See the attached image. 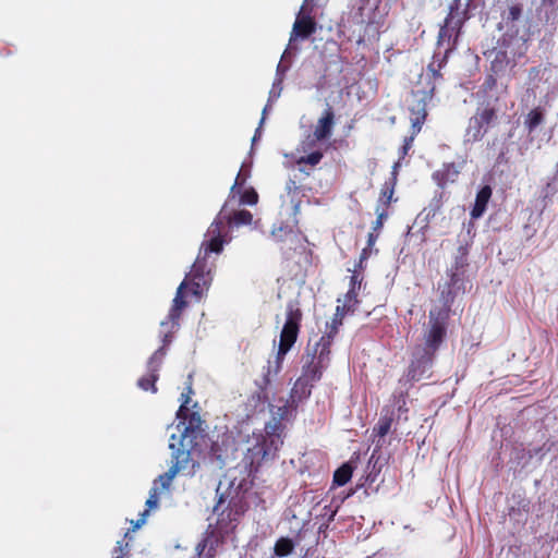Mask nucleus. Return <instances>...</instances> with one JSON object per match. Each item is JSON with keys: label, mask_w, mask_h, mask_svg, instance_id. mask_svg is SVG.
<instances>
[{"label": "nucleus", "mask_w": 558, "mask_h": 558, "mask_svg": "<svg viewBox=\"0 0 558 558\" xmlns=\"http://www.w3.org/2000/svg\"><path fill=\"white\" fill-rule=\"evenodd\" d=\"M312 388L308 384L296 379L287 399L299 409L311 397Z\"/></svg>", "instance_id": "obj_23"}, {"label": "nucleus", "mask_w": 558, "mask_h": 558, "mask_svg": "<svg viewBox=\"0 0 558 558\" xmlns=\"http://www.w3.org/2000/svg\"><path fill=\"white\" fill-rule=\"evenodd\" d=\"M335 124V114L331 108H327L323 116L318 119L315 129L312 134L316 136V138H320L322 141L327 140L332 134V129Z\"/></svg>", "instance_id": "obj_18"}, {"label": "nucleus", "mask_w": 558, "mask_h": 558, "mask_svg": "<svg viewBox=\"0 0 558 558\" xmlns=\"http://www.w3.org/2000/svg\"><path fill=\"white\" fill-rule=\"evenodd\" d=\"M205 459L215 470H221L226 464L222 447L217 442L211 444L210 450Z\"/></svg>", "instance_id": "obj_28"}, {"label": "nucleus", "mask_w": 558, "mask_h": 558, "mask_svg": "<svg viewBox=\"0 0 558 558\" xmlns=\"http://www.w3.org/2000/svg\"><path fill=\"white\" fill-rule=\"evenodd\" d=\"M294 544L290 538L281 537L278 539L274 547V553L277 557H286L292 553Z\"/></svg>", "instance_id": "obj_35"}, {"label": "nucleus", "mask_w": 558, "mask_h": 558, "mask_svg": "<svg viewBox=\"0 0 558 558\" xmlns=\"http://www.w3.org/2000/svg\"><path fill=\"white\" fill-rule=\"evenodd\" d=\"M376 238H377V236H376V235H374L373 233H369V234H368V245H369V246H371V245H373V244L375 243Z\"/></svg>", "instance_id": "obj_46"}, {"label": "nucleus", "mask_w": 558, "mask_h": 558, "mask_svg": "<svg viewBox=\"0 0 558 558\" xmlns=\"http://www.w3.org/2000/svg\"><path fill=\"white\" fill-rule=\"evenodd\" d=\"M545 120V112L542 108L537 107L532 109L524 119V126L529 133L534 132Z\"/></svg>", "instance_id": "obj_29"}, {"label": "nucleus", "mask_w": 558, "mask_h": 558, "mask_svg": "<svg viewBox=\"0 0 558 558\" xmlns=\"http://www.w3.org/2000/svg\"><path fill=\"white\" fill-rule=\"evenodd\" d=\"M292 184H294V181H291V184H289L288 190H291Z\"/></svg>", "instance_id": "obj_56"}, {"label": "nucleus", "mask_w": 558, "mask_h": 558, "mask_svg": "<svg viewBox=\"0 0 558 558\" xmlns=\"http://www.w3.org/2000/svg\"><path fill=\"white\" fill-rule=\"evenodd\" d=\"M522 15V9L519 5H512L509 8L507 15L504 21L507 25L517 22Z\"/></svg>", "instance_id": "obj_40"}, {"label": "nucleus", "mask_w": 558, "mask_h": 558, "mask_svg": "<svg viewBox=\"0 0 558 558\" xmlns=\"http://www.w3.org/2000/svg\"><path fill=\"white\" fill-rule=\"evenodd\" d=\"M474 228V225L472 222L468 226V233H471V230Z\"/></svg>", "instance_id": "obj_52"}, {"label": "nucleus", "mask_w": 558, "mask_h": 558, "mask_svg": "<svg viewBox=\"0 0 558 558\" xmlns=\"http://www.w3.org/2000/svg\"><path fill=\"white\" fill-rule=\"evenodd\" d=\"M356 304H357V292L349 289L344 295L343 304L340 306L344 307V310H347L348 312H353Z\"/></svg>", "instance_id": "obj_38"}, {"label": "nucleus", "mask_w": 558, "mask_h": 558, "mask_svg": "<svg viewBox=\"0 0 558 558\" xmlns=\"http://www.w3.org/2000/svg\"><path fill=\"white\" fill-rule=\"evenodd\" d=\"M316 0H304L296 19L288 45H296L298 39L304 40L316 32V23L313 17V9Z\"/></svg>", "instance_id": "obj_8"}, {"label": "nucleus", "mask_w": 558, "mask_h": 558, "mask_svg": "<svg viewBox=\"0 0 558 558\" xmlns=\"http://www.w3.org/2000/svg\"><path fill=\"white\" fill-rule=\"evenodd\" d=\"M493 190L489 185H484L480 189V191L476 194L474 205L471 209V218L472 219H478L481 218L487 207V204L492 197Z\"/></svg>", "instance_id": "obj_21"}, {"label": "nucleus", "mask_w": 558, "mask_h": 558, "mask_svg": "<svg viewBox=\"0 0 558 558\" xmlns=\"http://www.w3.org/2000/svg\"><path fill=\"white\" fill-rule=\"evenodd\" d=\"M206 442L193 438L177 437L172 435L169 441L171 452V466L180 474L194 476L199 469L202 448Z\"/></svg>", "instance_id": "obj_4"}, {"label": "nucleus", "mask_w": 558, "mask_h": 558, "mask_svg": "<svg viewBox=\"0 0 558 558\" xmlns=\"http://www.w3.org/2000/svg\"><path fill=\"white\" fill-rule=\"evenodd\" d=\"M353 469L349 463L342 464L333 473L332 486H343L352 477Z\"/></svg>", "instance_id": "obj_30"}, {"label": "nucleus", "mask_w": 558, "mask_h": 558, "mask_svg": "<svg viewBox=\"0 0 558 558\" xmlns=\"http://www.w3.org/2000/svg\"><path fill=\"white\" fill-rule=\"evenodd\" d=\"M348 313L349 312L344 310V307L338 305L331 323L326 325V332L335 336L338 332L339 327L342 325V318Z\"/></svg>", "instance_id": "obj_34"}, {"label": "nucleus", "mask_w": 558, "mask_h": 558, "mask_svg": "<svg viewBox=\"0 0 558 558\" xmlns=\"http://www.w3.org/2000/svg\"><path fill=\"white\" fill-rule=\"evenodd\" d=\"M191 393L192 388L189 387L187 392L181 395L182 403L177 412V420L186 418V414L189 412L187 404L191 402Z\"/></svg>", "instance_id": "obj_37"}, {"label": "nucleus", "mask_w": 558, "mask_h": 558, "mask_svg": "<svg viewBox=\"0 0 558 558\" xmlns=\"http://www.w3.org/2000/svg\"><path fill=\"white\" fill-rule=\"evenodd\" d=\"M464 262H465V260H464V258H463V257L458 258V259L456 260V267H457V268H458V267H463Z\"/></svg>", "instance_id": "obj_48"}, {"label": "nucleus", "mask_w": 558, "mask_h": 558, "mask_svg": "<svg viewBox=\"0 0 558 558\" xmlns=\"http://www.w3.org/2000/svg\"><path fill=\"white\" fill-rule=\"evenodd\" d=\"M464 20L465 13L459 12V10L451 4L449 14L446 17L438 35V44L440 46L446 45V51L456 47Z\"/></svg>", "instance_id": "obj_10"}, {"label": "nucleus", "mask_w": 558, "mask_h": 558, "mask_svg": "<svg viewBox=\"0 0 558 558\" xmlns=\"http://www.w3.org/2000/svg\"><path fill=\"white\" fill-rule=\"evenodd\" d=\"M428 317V330L425 333V345L422 349L435 354L447 333L449 308L432 310Z\"/></svg>", "instance_id": "obj_7"}, {"label": "nucleus", "mask_w": 558, "mask_h": 558, "mask_svg": "<svg viewBox=\"0 0 558 558\" xmlns=\"http://www.w3.org/2000/svg\"><path fill=\"white\" fill-rule=\"evenodd\" d=\"M366 250H363L362 254H361V258H360V264L363 263L364 259H366Z\"/></svg>", "instance_id": "obj_49"}, {"label": "nucleus", "mask_w": 558, "mask_h": 558, "mask_svg": "<svg viewBox=\"0 0 558 558\" xmlns=\"http://www.w3.org/2000/svg\"><path fill=\"white\" fill-rule=\"evenodd\" d=\"M186 289V280H183L177 289L175 296L169 310L168 316L160 323L161 347L158 348L147 362V374L137 380V386L144 391L157 392L156 381L159 377V369L167 355L168 347L173 340V335L180 328V318L183 310L186 307L184 301V290Z\"/></svg>", "instance_id": "obj_2"}, {"label": "nucleus", "mask_w": 558, "mask_h": 558, "mask_svg": "<svg viewBox=\"0 0 558 558\" xmlns=\"http://www.w3.org/2000/svg\"><path fill=\"white\" fill-rule=\"evenodd\" d=\"M393 421V410H390L389 407H385L381 411L378 423L373 429V435L379 438H384L390 432Z\"/></svg>", "instance_id": "obj_24"}, {"label": "nucleus", "mask_w": 558, "mask_h": 558, "mask_svg": "<svg viewBox=\"0 0 558 558\" xmlns=\"http://www.w3.org/2000/svg\"><path fill=\"white\" fill-rule=\"evenodd\" d=\"M333 337V335L325 332V335H323L319 341L315 344L312 359H315L319 363L328 366L330 362V345Z\"/></svg>", "instance_id": "obj_20"}, {"label": "nucleus", "mask_w": 558, "mask_h": 558, "mask_svg": "<svg viewBox=\"0 0 558 558\" xmlns=\"http://www.w3.org/2000/svg\"><path fill=\"white\" fill-rule=\"evenodd\" d=\"M320 138H316L314 134L306 135L298 146V151L305 154L304 156H300L295 162L299 167L302 165L316 166L323 159V151L319 147ZM300 170H303L300 168Z\"/></svg>", "instance_id": "obj_14"}, {"label": "nucleus", "mask_w": 558, "mask_h": 558, "mask_svg": "<svg viewBox=\"0 0 558 558\" xmlns=\"http://www.w3.org/2000/svg\"><path fill=\"white\" fill-rule=\"evenodd\" d=\"M113 558H126V553L124 551V548L120 542L113 549Z\"/></svg>", "instance_id": "obj_44"}, {"label": "nucleus", "mask_w": 558, "mask_h": 558, "mask_svg": "<svg viewBox=\"0 0 558 558\" xmlns=\"http://www.w3.org/2000/svg\"><path fill=\"white\" fill-rule=\"evenodd\" d=\"M265 118H266V114L263 113L260 122H259V125L256 129L255 134H254V136L252 138V147L256 144L257 141H259V138L262 136V126H263V124L265 122Z\"/></svg>", "instance_id": "obj_43"}, {"label": "nucleus", "mask_w": 558, "mask_h": 558, "mask_svg": "<svg viewBox=\"0 0 558 558\" xmlns=\"http://www.w3.org/2000/svg\"><path fill=\"white\" fill-rule=\"evenodd\" d=\"M434 355L418 347L413 353L407 374L399 380L400 385L411 386L414 381L421 380L432 367Z\"/></svg>", "instance_id": "obj_12"}, {"label": "nucleus", "mask_w": 558, "mask_h": 558, "mask_svg": "<svg viewBox=\"0 0 558 558\" xmlns=\"http://www.w3.org/2000/svg\"><path fill=\"white\" fill-rule=\"evenodd\" d=\"M298 412V408L294 404H291L288 399L284 400L282 405H278L276 410L272 411L274 414V422L272 423H280L282 425V421H289L295 416ZM283 429V426H281Z\"/></svg>", "instance_id": "obj_26"}, {"label": "nucleus", "mask_w": 558, "mask_h": 558, "mask_svg": "<svg viewBox=\"0 0 558 558\" xmlns=\"http://www.w3.org/2000/svg\"><path fill=\"white\" fill-rule=\"evenodd\" d=\"M495 119V108L490 106L480 107L476 113L469 121V125L465 131L466 141L477 142L482 140Z\"/></svg>", "instance_id": "obj_11"}, {"label": "nucleus", "mask_w": 558, "mask_h": 558, "mask_svg": "<svg viewBox=\"0 0 558 558\" xmlns=\"http://www.w3.org/2000/svg\"><path fill=\"white\" fill-rule=\"evenodd\" d=\"M403 387L408 389V386ZM386 407H389L390 410H393L395 420L407 421L409 411V409L407 408V390H396L389 401V404H387Z\"/></svg>", "instance_id": "obj_17"}, {"label": "nucleus", "mask_w": 558, "mask_h": 558, "mask_svg": "<svg viewBox=\"0 0 558 558\" xmlns=\"http://www.w3.org/2000/svg\"><path fill=\"white\" fill-rule=\"evenodd\" d=\"M298 52V45L287 46L277 65L275 78H279L281 81L284 80L287 72L290 70L292 65L293 58L296 56Z\"/></svg>", "instance_id": "obj_22"}, {"label": "nucleus", "mask_w": 558, "mask_h": 558, "mask_svg": "<svg viewBox=\"0 0 558 558\" xmlns=\"http://www.w3.org/2000/svg\"><path fill=\"white\" fill-rule=\"evenodd\" d=\"M221 485H222V482H220V483H219V485H218V487H217V492H218V493H219V490H220Z\"/></svg>", "instance_id": "obj_54"}, {"label": "nucleus", "mask_w": 558, "mask_h": 558, "mask_svg": "<svg viewBox=\"0 0 558 558\" xmlns=\"http://www.w3.org/2000/svg\"><path fill=\"white\" fill-rule=\"evenodd\" d=\"M398 166H399L398 162L395 163L393 171H392V178L390 179L389 182L385 183L384 189L381 191V196L379 198V202L383 203L384 205H387L390 202L392 194L395 192Z\"/></svg>", "instance_id": "obj_32"}, {"label": "nucleus", "mask_w": 558, "mask_h": 558, "mask_svg": "<svg viewBox=\"0 0 558 558\" xmlns=\"http://www.w3.org/2000/svg\"><path fill=\"white\" fill-rule=\"evenodd\" d=\"M248 447L243 458L248 473L257 472L263 462L274 460L283 444L280 423H267L263 430L254 432L247 440Z\"/></svg>", "instance_id": "obj_3"}, {"label": "nucleus", "mask_w": 558, "mask_h": 558, "mask_svg": "<svg viewBox=\"0 0 558 558\" xmlns=\"http://www.w3.org/2000/svg\"><path fill=\"white\" fill-rule=\"evenodd\" d=\"M376 214H377V219H376V221L373 225V229L375 231L380 230L383 228L384 220L388 216L387 213L384 209L380 210L379 206L376 208Z\"/></svg>", "instance_id": "obj_41"}, {"label": "nucleus", "mask_w": 558, "mask_h": 558, "mask_svg": "<svg viewBox=\"0 0 558 558\" xmlns=\"http://www.w3.org/2000/svg\"><path fill=\"white\" fill-rule=\"evenodd\" d=\"M327 367H328L327 365L319 363L315 359L311 357L310 363H307L306 365L303 366L302 374L298 379L314 387L315 383L320 380V378L323 376V372Z\"/></svg>", "instance_id": "obj_19"}, {"label": "nucleus", "mask_w": 558, "mask_h": 558, "mask_svg": "<svg viewBox=\"0 0 558 558\" xmlns=\"http://www.w3.org/2000/svg\"><path fill=\"white\" fill-rule=\"evenodd\" d=\"M458 281L457 274L451 275V283L454 284Z\"/></svg>", "instance_id": "obj_51"}, {"label": "nucleus", "mask_w": 558, "mask_h": 558, "mask_svg": "<svg viewBox=\"0 0 558 558\" xmlns=\"http://www.w3.org/2000/svg\"><path fill=\"white\" fill-rule=\"evenodd\" d=\"M238 512L232 509L223 510L219 513L216 521V531L218 534H227L232 531L235 526L234 522L236 521Z\"/></svg>", "instance_id": "obj_25"}, {"label": "nucleus", "mask_w": 558, "mask_h": 558, "mask_svg": "<svg viewBox=\"0 0 558 558\" xmlns=\"http://www.w3.org/2000/svg\"><path fill=\"white\" fill-rule=\"evenodd\" d=\"M349 495L342 497L340 500H332L330 505H326L323 508L322 517L326 519V521L333 520L340 504L348 497Z\"/></svg>", "instance_id": "obj_36"}, {"label": "nucleus", "mask_w": 558, "mask_h": 558, "mask_svg": "<svg viewBox=\"0 0 558 558\" xmlns=\"http://www.w3.org/2000/svg\"><path fill=\"white\" fill-rule=\"evenodd\" d=\"M177 426L180 435L178 437L193 438V440L206 442L207 439L202 429L203 421L197 412H187L186 418L178 420Z\"/></svg>", "instance_id": "obj_15"}, {"label": "nucleus", "mask_w": 558, "mask_h": 558, "mask_svg": "<svg viewBox=\"0 0 558 558\" xmlns=\"http://www.w3.org/2000/svg\"><path fill=\"white\" fill-rule=\"evenodd\" d=\"M496 86V78L492 75H489L485 83H484V89L486 93L490 92Z\"/></svg>", "instance_id": "obj_45"}, {"label": "nucleus", "mask_w": 558, "mask_h": 558, "mask_svg": "<svg viewBox=\"0 0 558 558\" xmlns=\"http://www.w3.org/2000/svg\"><path fill=\"white\" fill-rule=\"evenodd\" d=\"M525 52V40L522 37L504 38L498 47L486 52L490 71L496 76H504L515 65L517 59Z\"/></svg>", "instance_id": "obj_6"}, {"label": "nucleus", "mask_w": 558, "mask_h": 558, "mask_svg": "<svg viewBox=\"0 0 558 558\" xmlns=\"http://www.w3.org/2000/svg\"><path fill=\"white\" fill-rule=\"evenodd\" d=\"M177 474H180L178 471H175L172 466L169 468L167 472L163 474H160L155 481L153 486L159 487V493H162L165 490H168L174 476Z\"/></svg>", "instance_id": "obj_31"}, {"label": "nucleus", "mask_w": 558, "mask_h": 558, "mask_svg": "<svg viewBox=\"0 0 558 558\" xmlns=\"http://www.w3.org/2000/svg\"><path fill=\"white\" fill-rule=\"evenodd\" d=\"M160 494L161 493H159L158 486H151V488L149 490V497L146 500L147 509H145L140 514V518L136 520L135 525H134L135 529L141 527L146 522V517L148 515L150 509H155L158 507Z\"/></svg>", "instance_id": "obj_27"}, {"label": "nucleus", "mask_w": 558, "mask_h": 558, "mask_svg": "<svg viewBox=\"0 0 558 558\" xmlns=\"http://www.w3.org/2000/svg\"><path fill=\"white\" fill-rule=\"evenodd\" d=\"M361 286H362V277L359 274L353 272L350 278V288L349 289L357 292L361 289Z\"/></svg>", "instance_id": "obj_42"}, {"label": "nucleus", "mask_w": 558, "mask_h": 558, "mask_svg": "<svg viewBox=\"0 0 558 558\" xmlns=\"http://www.w3.org/2000/svg\"><path fill=\"white\" fill-rule=\"evenodd\" d=\"M462 163L457 165L454 162L444 163L441 169L433 173V179L436 184L440 187H445L448 183H453L458 179Z\"/></svg>", "instance_id": "obj_16"}, {"label": "nucleus", "mask_w": 558, "mask_h": 558, "mask_svg": "<svg viewBox=\"0 0 558 558\" xmlns=\"http://www.w3.org/2000/svg\"><path fill=\"white\" fill-rule=\"evenodd\" d=\"M548 451L549 447H546V445L533 448L514 447L511 453V461L521 470L531 465L536 466L543 461Z\"/></svg>", "instance_id": "obj_13"}, {"label": "nucleus", "mask_w": 558, "mask_h": 558, "mask_svg": "<svg viewBox=\"0 0 558 558\" xmlns=\"http://www.w3.org/2000/svg\"><path fill=\"white\" fill-rule=\"evenodd\" d=\"M245 182L243 168L238 173L234 184L231 187L230 196L223 204L222 208L208 227L201 243L197 257L192 265L191 271L185 276L186 288L191 286V293L201 298L208 290L213 280L214 262H209L210 254L219 255L222 253L225 245L232 241L230 233L231 227H240L251 225L253 216L248 210H239L231 213L228 207L239 193L238 190Z\"/></svg>", "instance_id": "obj_1"}, {"label": "nucleus", "mask_w": 558, "mask_h": 558, "mask_svg": "<svg viewBox=\"0 0 558 558\" xmlns=\"http://www.w3.org/2000/svg\"><path fill=\"white\" fill-rule=\"evenodd\" d=\"M222 504H223V499H222V496H220V498H219V502H218V505L215 507V509H214V510H215V511H218L219 507H220Z\"/></svg>", "instance_id": "obj_50"}, {"label": "nucleus", "mask_w": 558, "mask_h": 558, "mask_svg": "<svg viewBox=\"0 0 558 558\" xmlns=\"http://www.w3.org/2000/svg\"><path fill=\"white\" fill-rule=\"evenodd\" d=\"M413 138L410 137L409 140L405 141V145L403 146V153L405 154L407 153V149L409 148V146L411 145Z\"/></svg>", "instance_id": "obj_47"}, {"label": "nucleus", "mask_w": 558, "mask_h": 558, "mask_svg": "<svg viewBox=\"0 0 558 558\" xmlns=\"http://www.w3.org/2000/svg\"><path fill=\"white\" fill-rule=\"evenodd\" d=\"M439 71L434 68V64H429L427 72L421 74L420 84L424 81L427 82V88H416L412 90L411 95L407 99L408 109L411 113L410 120L412 122L413 133L416 134L421 131L422 124L425 121L427 111V102L433 98L435 92V84L432 80L439 77Z\"/></svg>", "instance_id": "obj_5"}, {"label": "nucleus", "mask_w": 558, "mask_h": 558, "mask_svg": "<svg viewBox=\"0 0 558 558\" xmlns=\"http://www.w3.org/2000/svg\"><path fill=\"white\" fill-rule=\"evenodd\" d=\"M204 548H205V545H202V544H198V545H197V549L199 550V553H201V551H203V550H204Z\"/></svg>", "instance_id": "obj_53"}, {"label": "nucleus", "mask_w": 558, "mask_h": 558, "mask_svg": "<svg viewBox=\"0 0 558 558\" xmlns=\"http://www.w3.org/2000/svg\"><path fill=\"white\" fill-rule=\"evenodd\" d=\"M283 81L279 78H275L272 82V86L269 92L268 100L266 106L263 109V113L266 114L268 110L271 109L272 104L280 97L281 92L283 89Z\"/></svg>", "instance_id": "obj_33"}, {"label": "nucleus", "mask_w": 558, "mask_h": 558, "mask_svg": "<svg viewBox=\"0 0 558 558\" xmlns=\"http://www.w3.org/2000/svg\"><path fill=\"white\" fill-rule=\"evenodd\" d=\"M301 316L302 314L299 308L294 307L292 304L288 305L287 319L280 333L277 363H280L283 360L284 355L295 343Z\"/></svg>", "instance_id": "obj_9"}, {"label": "nucleus", "mask_w": 558, "mask_h": 558, "mask_svg": "<svg viewBox=\"0 0 558 558\" xmlns=\"http://www.w3.org/2000/svg\"><path fill=\"white\" fill-rule=\"evenodd\" d=\"M292 184H294V181H291V184H289L288 190H291Z\"/></svg>", "instance_id": "obj_57"}, {"label": "nucleus", "mask_w": 558, "mask_h": 558, "mask_svg": "<svg viewBox=\"0 0 558 558\" xmlns=\"http://www.w3.org/2000/svg\"><path fill=\"white\" fill-rule=\"evenodd\" d=\"M292 184H294V181H291V184H289L288 190H291Z\"/></svg>", "instance_id": "obj_55"}, {"label": "nucleus", "mask_w": 558, "mask_h": 558, "mask_svg": "<svg viewBox=\"0 0 558 558\" xmlns=\"http://www.w3.org/2000/svg\"><path fill=\"white\" fill-rule=\"evenodd\" d=\"M257 201H258V195L255 192V190H253V189L244 191L240 197L241 205H251L252 206V205H255L257 203Z\"/></svg>", "instance_id": "obj_39"}]
</instances>
